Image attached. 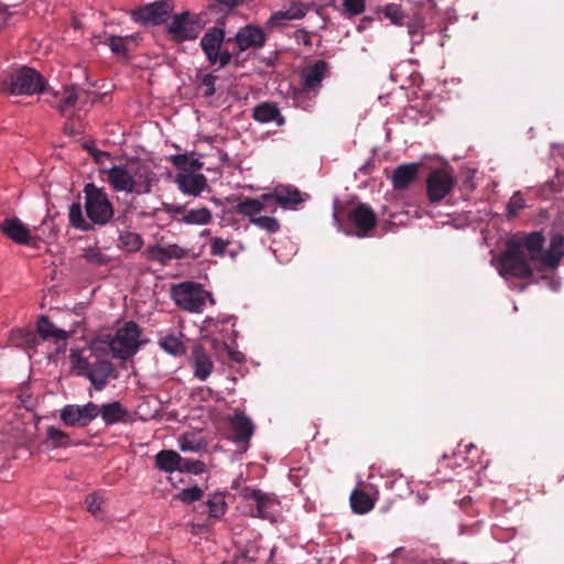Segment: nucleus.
<instances>
[{
    "label": "nucleus",
    "instance_id": "nucleus-7",
    "mask_svg": "<svg viewBox=\"0 0 564 564\" xmlns=\"http://www.w3.org/2000/svg\"><path fill=\"white\" fill-rule=\"evenodd\" d=\"M107 355L106 343L101 338H96L83 349H70L69 361L72 370L78 376L86 377L93 364L91 357L100 358Z\"/></svg>",
    "mask_w": 564,
    "mask_h": 564
},
{
    "label": "nucleus",
    "instance_id": "nucleus-2",
    "mask_svg": "<svg viewBox=\"0 0 564 564\" xmlns=\"http://www.w3.org/2000/svg\"><path fill=\"white\" fill-rule=\"evenodd\" d=\"M107 180L116 192L135 195L149 194L159 182L151 166L140 162L112 166L107 171Z\"/></svg>",
    "mask_w": 564,
    "mask_h": 564
},
{
    "label": "nucleus",
    "instance_id": "nucleus-21",
    "mask_svg": "<svg viewBox=\"0 0 564 564\" xmlns=\"http://www.w3.org/2000/svg\"><path fill=\"white\" fill-rule=\"evenodd\" d=\"M224 36L223 30L214 28L206 32L200 40V46L210 64H217L218 62V51L220 50Z\"/></svg>",
    "mask_w": 564,
    "mask_h": 564
},
{
    "label": "nucleus",
    "instance_id": "nucleus-51",
    "mask_svg": "<svg viewBox=\"0 0 564 564\" xmlns=\"http://www.w3.org/2000/svg\"><path fill=\"white\" fill-rule=\"evenodd\" d=\"M200 466H202V464L199 462L181 457V462L178 463L177 470L197 474L198 471H200Z\"/></svg>",
    "mask_w": 564,
    "mask_h": 564
},
{
    "label": "nucleus",
    "instance_id": "nucleus-10",
    "mask_svg": "<svg viewBox=\"0 0 564 564\" xmlns=\"http://www.w3.org/2000/svg\"><path fill=\"white\" fill-rule=\"evenodd\" d=\"M348 223L354 227V231H346L348 235H355L359 238L370 236L371 231L378 225V218L373 209L367 204L359 203L348 213Z\"/></svg>",
    "mask_w": 564,
    "mask_h": 564
},
{
    "label": "nucleus",
    "instance_id": "nucleus-3",
    "mask_svg": "<svg viewBox=\"0 0 564 564\" xmlns=\"http://www.w3.org/2000/svg\"><path fill=\"white\" fill-rule=\"evenodd\" d=\"M328 70V63L324 59L316 61L313 65L305 67L301 73V88L294 91V102L297 107L306 109L311 107L313 98L316 97L322 82Z\"/></svg>",
    "mask_w": 564,
    "mask_h": 564
},
{
    "label": "nucleus",
    "instance_id": "nucleus-8",
    "mask_svg": "<svg viewBox=\"0 0 564 564\" xmlns=\"http://www.w3.org/2000/svg\"><path fill=\"white\" fill-rule=\"evenodd\" d=\"M455 178L444 169L432 170L426 178V195L431 204H438L454 188Z\"/></svg>",
    "mask_w": 564,
    "mask_h": 564
},
{
    "label": "nucleus",
    "instance_id": "nucleus-6",
    "mask_svg": "<svg viewBox=\"0 0 564 564\" xmlns=\"http://www.w3.org/2000/svg\"><path fill=\"white\" fill-rule=\"evenodd\" d=\"M85 210L94 225H106L113 216V207L104 189L89 183L84 188Z\"/></svg>",
    "mask_w": 564,
    "mask_h": 564
},
{
    "label": "nucleus",
    "instance_id": "nucleus-50",
    "mask_svg": "<svg viewBox=\"0 0 564 564\" xmlns=\"http://www.w3.org/2000/svg\"><path fill=\"white\" fill-rule=\"evenodd\" d=\"M422 30H423V21L422 20H417L408 25V32H409L410 36L412 37L413 44H420L422 42V40H423Z\"/></svg>",
    "mask_w": 564,
    "mask_h": 564
},
{
    "label": "nucleus",
    "instance_id": "nucleus-12",
    "mask_svg": "<svg viewBox=\"0 0 564 564\" xmlns=\"http://www.w3.org/2000/svg\"><path fill=\"white\" fill-rule=\"evenodd\" d=\"M171 12L170 1H156L132 11V18L143 24L156 25L165 21Z\"/></svg>",
    "mask_w": 564,
    "mask_h": 564
},
{
    "label": "nucleus",
    "instance_id": "nucleus-47",
    "mask_svg": "<svg viewBox=\"0 0 564 564\" xmlns=\"http://www.w3.org/2000/svg\"><path fill=\"white\" fill-rule=\"evenodd\" d=\"M203 496V491L202 489H199L198 487H192V488H187V489H183L180 494H178V499L185 503H191V502H194V501H197L202 498Z\"/></svg>",
    "mask_w": 564,
    "mask_h": 564
},
{
    "label": "nucleus",
    "instance_id": "nucleus-43",
    "mask_svg": "<svg viewBox=\"0 0 564 564\" xmlns=\"http://www.w3.org/2000/svg\"><path fill=\"white\" fill-rule=\"evenodd\" d=\"M208 514L212 518H220L225 513V501L221 496H214L207 501Z\"/></svg>",
    "mask_w": 564,
    "mask_h": 564
},
{
    "label": "nucleus",
    "instance_id": "nucleus-61",
    "mask_svg": "<svg viewBox=\"0 0 564 564\" xmlns=\"http://www.w3.org/2000/svg\"><path fill=\"white\" fill-rule=\"evenodd\" d=\"M235 209L240 215H247V200L240 202L235 206Z\"/></svg>",
    "mask_w": 564,
    "mask_h": 564
},
{
    "label": "nucleus",
    "instance_id": "nucleus-41",
    "mask_svg": "<svg viewBox=\"0 0 564 564\" xmlns=\"http://www.w3.org/2000/svg\"><path fill=\"white\" fill-rule=\"evenodd\" d=\"M384 17L393 24L401 25L403 20V11L400 4L388 3L383 9Z\"/></svg>",
    "mask_w": 564,
    "mask_h": 564
},
{
    "label": "nucleus",
    "instance_id": "nucleus-45",
    "mask_svg": "<svg viewBox=\"0 0 564 564\" xmlns=\"http://www.w3.org/2000/svg\"><path fill=\"white\" fill-rule=\"evenodd\" d=\"M180 248L177 246L158 247L153 250L154 258L164 261L178 257Z\"/></svg>",
    "mask_w": 564,
    "mask_h": 564
},
{
    "label": "nucleus",
    "instance_id": "nucleus-38",
    "mask_svg": "<svg viewBox=\"0 0 564 564\" xmlns=\"http://www.w3.org/2000/svg\"><path fill=\"white\" fill-rule=\"evenodd\" d=\"M160 346L163 350L173 356H182L185 352V347L182 340L175 335H167L160 340Z\"/></svg>",
    "mask_w": 564,
    "mask_h": 564
},
{
    "label": "nucleus",
    "instance_id": "nucleus-24",
    "mask_svg": "<svg viewBox=\"0 0 564 564\" xmlns=\"http://www.w3.org/2000/svg\"><path fill=\"white\" fill-rule=\"evenodd\" d=\"M37 333L42 339H53L55 344H65L67 338L70 336V332L58 328L52 324L46 316H41L39 319Z\"/></svg>",
    "mask_w": 564,
    "mask_h": 564
},
{
    "label": "nucleus",
    "instance_id": "nucleus-48",
    "mask_svg": "<svg viewBox=\"0 0 564 564\" xmlns=\"http://www.w3.org/2000/svg\"><path fill=\"white\" fill-rule=\"evenodd\" d=\"M215 83H216V76H214L213 74H205L203 76L199 87L203 90V95L205 97H210L215 94V91H216Z\"/></svg>",
    "mask_w": 564,
    "mask_h": 564
},
{
    "label": "nucleus",
    "instance_id": "nucleus-11",
    "mask_svg": "<svg viewBox=\"0 0 564 564\" xmlns=\"http://www.w3.org/2000/svg\"><path fill=\"white\" fill-rule=\"evenodd\" d=\"M99 415V405L88 402L84 405L67 404L61 410L59 417L68 426H87Z\"/></svg>",
    "mask_w": 564,
    "mask_h": 564
},
{
    "label": "nucleus",
    "instance_id": "nucleus-37",
    "mask_svg": "<svg viewBox=\"0 0 564 564\" xmlns=\"http://www.w3.org/2000/svg\"><path fill=\"white\" fill-rule=\"evenodd\" d=\"M83 259L93 265H106L110 258L99 247H87L83 250Z\"/></svg>",
    "mask_w": 564,
    "mask_h": 564
},
{
    "label": "nucleus",
    "instance_id": "nucleus-13",
    "mask_svg": "<svg viewBox=\"0 0 564 564\" xmlns=\"http://www.w3.org/2000/svg\"><path fill=\"white\" fill-rule=\"evenodd\" d=\"M253 500L256 512L251 510L249 516L259 517L269 521H274L279 508V500L273 494L263 492L260 489L249 490V500Z\"/></svg>",
    "mask_w": 564,
    "mask_h": 564
},
{
    "label": "nucleus",
    "instance_id": "nucleus-46",
    "mask_svg": "<svg viewBox=\"0 0 564 564\" xmlns=\"http://www.w3.org/2000/svg\"><path fill=\"white\" fill-rule=\"evenodd\" d=\"M524 207V199L520 193H514L508 202L507 210L508 216L513 218Z\"/></svg>",
    "mask_w": 564,
    "mask_h": 564
},
{
    "label": "nucleus",
    "instance_id": "nucleus-57",
    "mask_svg": "<svg viewBox=\"0 0 564 564\" xmlns=\"http://www.w3.org/2000/svg\"><path fill=\"white\" fill-rule=\"evenodd\" d=\"M227 350H228L229 357L232 360L240 362L243 359V354L242 352L237 351V350H235L234 348H231L229 346H227Z\"/></svg>",
    "mask_w": 564,
    "mask_h": 564
},
{
    "label": "nucleus",
    "instance_id": "nucleus-56",
    "mask_svg": "<svg viewBox=\"0 0 564 564\" xmlns=\"http://www.w3.org/2000/svg\"><path fill=\"white\" fill-rule=\"evenodd\" d=\"M173 163L180 169H184L188 164V158L185 154H178L174 158Z\"/></svg>",
    "mask_w": 564,
    "mask_h": 564
},
{
    "label": "nucleus",
    "instance_id": "nucleus-39",
    "mask_svg": "<svg viewBox=\"0 0 564 564\" xmlns=\"http://www.w3.org/2000/svg\"><path fill=\"white\" fill-rule=\"evenodd\" d=\"M134 37L130 36H115L109 35L106 37V44L109 46L112 53L117 55H126L128 51V43L133 42Z\"/></svg>",
    "mask_w": 564,
    "mask_h": 564
},
{
    "label": "nucleus",
    "instance_id": "nucleus-28",
    "mask_svg": "<svg viewBox=\"0 0 564 564\" xmlns=\"http://www.w3.org/2000/svg\"><path fill=\"white\" fill-rule=\"evenodd\" d=\"M44 445L51 449L68 447L72 445L70 436L55 426H48L46 429V437Z\"/></svg>",
    "mask_w": 564,
    "mask_h": 564
},
{
    "label": "nucleus",
    "instance_id": "nucleus-63",
    "mask_svg": "<svg viewBox=\"0 0 564 564\" xmlns=\"http://www.w3.org/2000/svg\"><path fill=\"white\" fill-rule=\"evenodd\" d=\"M248 433H249V438L251 437L252 433H253V425L251 423V421L249 420V430H248Z\"/></svg>",
    "mask_w": 564,
    "mask_h": 564
},
{
    "label": "nucleus",
    "instance_id": "nucleus-17",
    "mask_svg": "<svg viewBox=\"0 0 564 564\" xmlns=\"http://www.w3.org/2000/svg\"><path fill=\"white\" fill-rule=\"evenodd\" d=\"M175 183L182 193L194 197L199 196L207 187L206 177L195 173H178Z\"/></svg>",
    "mask_w": 564,
    "mask_h": 564
},
{
    "label": "nucleus",
    "instance_id": "nucleus-32",
    "mask_svg": "<svg viewBox=\"0 0 564 564\" xmlns=\"http://www.w3.org/2000/svg\"><path fill=\"white\" fill-rule=\"evenodd\" d=\"M68 218L69 224L76 229L83 231L93 229V224L88 217L84 216L83 207L79 202H75L69 206Z\"/></svg>",
    "mask_w": 564,
    "mask_h": 564
},
{
    "label": "nucleus",
    "instance_id": "nucleus-44",
    "mask_svg": "<svg viewBox=\"0 0 564 564\" xmlns=\"http://www.w3.org/2000/svg\"><path fill=\"white\" fill-rule=\"evenodd\" d=\"M87 509L95 518L102 517L104 500L100 496L94 494L86 499Z\"/></svg>",
    "mask_w": 564,
    "mask_h": 564
},
{
    "label": "nucleus",
    "instance_id": "nucleus-54",
    "mask_svg": "<svg viewBox=\"0 0 564 564\" xmlns=\"http://www.w3.org/2000/svg\"><path fill=\"white\" fill-rule=\"evenodd\" d=\"M246 30H247V26L241 28L240 31L236 35V41L241 51H245L247 48V35L245 33Z\"/></svg>",
    "mask_w": 564,
    "mask_h": 564
},
{
    "label": "nucleus",
    "instance_id": "nucleus-40",
    "mask_svg": "<svg viewBox=\"0 0 564 564\" xmlns=\"http://www.w3.org/2000/svg\"><path fill=\"white\" fill-rule=\"evenodd\" d=\"M119 247L128 252L138 251L142 247V239L135 232L126 231L119 236Z\"/></svg>",
    "mask_w": 564,
    "mask_h": 564
},
{
    "label": "nucleus",
    "instance_id": "nucleus-1",
    "mask_svg": "<svg viewBox=\"0 0 564 564\" xmlns=\"http://www.w3.org/2000/svg\"><path fill=\"white\" fill-rule=\"evenodd\" d=\"M544 242L545 238L540 231L510 239L500 258V274L530 279L535 269L541 270L543 267L555 269L564 257V236L554 235L545 251Z\"/></svg>",
    "mask_w": 564,
    "mask_h": 564
},
{
    "label": "nucleus",
    "instance_id": "nucleus-23",
    "mask_svg": "<svg viewBox=\"0 0 564 564\" xmlns=\"http://www.w3.org/2000/svg\"><path fill=\"white\" fill-rule=\"evenodd\" d=\"M307 8L302 2H292L288 10L278 11L273 13L268 20V25L282 26L286 20L302 19L306 15Z\"/></svg>",
    "mask_w": 564,
    "mask_h": 564
},
{
    "label": "nucleus",
    "instance_id": "nucleus-4",
    "mask_svg": "<svg viewBox=\"0 0 564 564\" xmlns=\"http://www.w3.org/2000/svg\"><path fill=\"white\" fill-rule=\"evenodd\" d=\"M171 296L181 310L189 313H202L208 300L214 304L212 294L202 284L195 282L173 285Z\"/></svg>",
    "mask_w": 564,
    "mask_h": 564
},
{
    "label": "nucleus",
    "instance_id": "nucleus-36",
    "mask_svg": "<svg viewBox=\"0 0 564 564\" xmlns=\"http://www.w3.org/2000/svg\"><path fill=\"white\" fill-rule=\"evenodd\" d=\"M249 223L254 224L270 234H274L280 230V223L272 216L251 214V216H249Z\"/></svg>",
    "mask_w": 564,
    "mask_h": 564
},
{
    "label": "nucleus",
    "instance_id": "nucleus-31",
    "mask_svg": "<svg viewBox=\"0 0 564 564\" xmlns=\"http://www.w3.org/2000/svg\"><path fill=\"white\" fill-rule=\"evenodd\" d=\"M349 500L352 511L358 514H365L375 507V501L371 497L360 489H355L351 492Z\"/></svg>",
    "mask_w": 564,
    "mask_h": 564
},
{
    "label": "nucleus",
    "instance_id": "nucleus-25",
    "mask_svg": "<svg viewBox=\"0 0 564 564\" xmlns=\"http://www.w3.org/2000/svg\"><path fill=\"white\" fill-rule=\"evenodd\" d=\"M85 96L86 93L76 86L66 87L56 108L62 115L66 116L72 112L77 102Z\"/></svg>",
    "mask_w": 564,
    "mask_h": 564
},
{
    "label": "nucleus",
    "instance_id": "nucleus-5",
    "mask_svg": "<svg viewBox=\"0 0 564 564\" xmlns=\"http://www.w3.org/2000/svg\"><path fill=\"white\" fill-rule=\"evenodd\" d=\"M141 329L134 322H127L119 327L110 340H104L112 356L118 359H127L133 356L140 348Z\"/></svg>",
    "mask_w": 564,
    "mask_h": 564
},
{
    "label": "nucleus",
    "instance_id": "nucleus-15",
    "mask_svg": "<svg viewBox=\"0 0 564 564\" xmlns=\"http://www.w3.org/2000/svg\"><path fill=\"white\" fill-rule=\"evenodd\" d=\"M113 370V365L109 360L104 359V357L96 358L86 378L96 390L101 391L107 386Z\"/></svg>",
    "mask_w": 564,
    "mask_h": 564
},
{
    "label": "nucleus",
    "instance_id": "nucleus-33",
    "mask_svg": "<svg viewBox=\"0 0 564 564\" xmlns=\"http://www.w3.org/2000/svg\"><path fill=\"white\" fill-rule=\"evenodd\" d=\"M252 116L259 122H270L278 119V122L281 124L283 121V119L280 118L279 108L271 102H263L254 107Z\"/></svg>",
    "mask_w": 564,
    "mask_h": 564
},
{
    "label": "nucleus",
    "instance_id": "nucleus-26",
    "mask_svg": "<svg viewBox=\"0 0 564 564\" xmlns=\"http://www.w3.org/2000/svg\"><path fill=\"white\" fill-rule=\"evenodd\" d=\"M99 415L107 425H112L121 422L128 415V411L122 406L119 401H113L99 406Z\"/></svg>",
    "mask_w": 564,
    "mask_h": 564
},
{
    "label": "nucleus",
    "instance_id": "nucleus-27",
    "mask_svg": "<svg viewBox=\"0 0 564 564\" xmlns=\"http://www.w3.org/2000/svg\"><path fill=\"white\" fill-rule=\"evenodd\" d=\"M278 205L279 202L274 191L261 195L260 198H249V216L251 214H260L261 212L272 214L276 210Z\"/></svg>",
    "mask_w": 564,
    "mask_h": 564
},
{
    "label": "nucleus",
    "instance_id": "nucleus-22",
    "mask_svg": "<svg viewBox=\"0 0 564 564\" xmlns=\"http://www.w3.org/2000/svg\"><path fill=\"white\" fill-rule=\"evenodd\" d=\"M229 438L235 443H241L237 455L241 456L247 449V416L243 413H236L230 419Z\"/></svg>",
    "mask_w": 564,
    "mask_h": 564
},
{
    "label": "nucleus",
    "instance_id": "nucleus-53",
    "mask_svg": "<svg viewBox=\"0 0 564 564\" xmlns=\"http://www.w3.org/2000/svg\"><path fill=\"white\" fill-rule=\"evenodd\" d=\"M227 246H228L227 241H225L220 238H215L212 240V243H210V252L214 256H223L225 253Z\"/></svg>",
    "mask_w": 564,
    "mask_h": 564
},
{
    "label": "nucleus",
    "instance_id": "nucleus-60",
    "mask_svg": "<svg viewBox=\"0 0 564 564\" xmlns=\"http://www.w3.org/2000/svg\"><path fill=\"white\" fill-rule=\"evenodd\" d=\"M219 3L226 8H232L241 2H243L245 0H218Z\"/></svg>",
    "mask_w": 564,
    "mask_h": 564
},
{
    "label": "nucleus",
    "instance_id": "nucleus-18",
    "mask_svg": "<svg viewBox=\"0 0 564 564\" xmlns=\"http://www.w3.org/2000/svg\"><path fill=\"white\" fill-rule=\"evenodd\" d=\"M420 164L406 163L397 166L392 173L391 182L394 189H406L417 178Z\"/></svg>",
    "mask_w": 564,
    "mask_h": 564
},
{
    "label": "nucleus",
    "instance_id": "nucleus-20",
    "mask_svg": "<svg viewBox=\"0 0 564 564\" xmlns=\"http://www.w3.org/2000/svg\"><path fill=\"white\" fill-rule=\"evenodd\" d=\"M191 364L195 378L205 381L214 370V364L208 354L200 347L195 346L192 351Z\"/></svg>",
    "mask_w": 564,
    "mask_h": 564
},
{
    "label": "nucleus",
    "instance_id": "nucleus-29",
    "mask_svg": "<svg viewBox=\"0 0 564 564\" xmlns=\"http://www.w3.org/2000/svg\"><path fill=\"white\" fill-rule=\"evenodd\" d=\"M181 456L175 451L164 449L155 455V466L164 473L177 470Z\"/></svg>",
    "mask_w": 564,
    "mask_h": 564
},
{
    "label": "nucleus",
    "instance_id": "nucleus-49",
    "mask_svg": "<svg viewBox=\"0 0 564 564\" xmlns=\"http://www.w3.org/2000/svg\"><path fill=\"white\" fill-rule=\"evenodd\" d=\"M345 12L349 15H358L365 11V0H344Z\"/></svg>",
    "mask_w": 564,
    "mask_h": 564
},
{
    "label": "nucleus",
    "instance_id": "nucleus-58",
    "mask_svg": "<svg viewBox=\"0 0 564 564\" xmlns=\"http://www.w3.org/2000/svg\"><path fill=\"white\" fill-rule=\"evenodd\" d=\"M231 55L228 52H218V62L220 66H225L230 62Z\"/></svg>",
    "mask_w": 564,
    "mask_h": 564
},
{
    "label": "nucleus",
    "instance_id": "nucleus-16",
    "mask_svg": "<svg viewBox=\"0 0 564 564\" xmlns=\"http://www.w3.org/2000/svg\"><path fill=\"white\" fill-rule=\"evenodd\" d=\"M0 228L3 235L18 245H29L32 241V231L19 218L4 219Z\"/></svg>",
    "mask_w": 564,
    "mask_h": 564
},
{
    "label": "nucleus",
    "instance_id": "nucleus-34",
    "mask_svg": "<svg viewBox=\"0 0 564 564\" xmlns=\"http://www.w3.org/2000/svg\"><path fill=\"white\" fill-rule=\"evenodd\" d=\"M10 340L22 348H34L39 343L37 335L32 329L22 328L12 330Z\"/></svg>",
    "mask_w": 564,
    "mask_h": 564
},
{
    "label": "nucleus",
    "instance_id": "nucleus-30",
    "mask_svg": "<svg viewBox=\"0 0 564 564\" xmlns=\"http://www.w3.org/2000/svg\"><path fill=\"white\" fill-rule=\"evenodd\" d=\"M213 219V215L210 209L207 207H200L195 209H189L184 213V215L177 220L182 224L186 225H208Z\"/></svg>",
    "mask_w": 564,
    "mask_h": 564
},
{
    "label": "nucleus",
    "instance_id": "nucleus-9",
    "mask_svg": "<svg viewBox=\"0 0 564 564\" xmlns=\"http://www.w3.org/2000/svg\"><path fill=\"white\" fill-rule=\"evenodd\" d=\"M44 78L30 67H22L11 75V93L15 95H34L44 89Z\"/></svg>",
    "mask_w": 564,
    "mask_h": 564
},
{
    "label": "nucleus",
    "instance_id": "nucleus-59",
    "mask_svg": "<svg viewBox=\"0 0 564 564\" xmlns=\"http://www.w3.org/2000/svg\"><path fill=\"white\" fill-rule=\"evenodd\" d=\"M300 469L297 471H295L294 469H291L290 470V474H289V477L291 479V481H293V484L296 486V487H301V482H300V476H299V473Z\"/></svg>",
    "mask_w": 564,
    "mask_h": 564
},
{
    "label": "nucleus",
    "instance_id": "nucleus-52",
    "mask_svg": "<svg viewBox=\"0 0 564 564\" xmlns=\"http://www.w3.org/2000/svg\"><path fill=\"white\" fill-rule=\"evenodd\" d=\"M162 210L173 217H175L176 215L183 216L184 213L186 212L185 206L178 205V204H170V203H163Z\"/></svg>",
    "mask_w": 564,
    "mask_h": 564
},
{
    "label": "nucleus",
    "instance_id": "nucleus-62",
    "mask_svg": "<svg viewBox=\"0 0 564 564\" xmlns=\"http://www.w3.org/2000/svg\"><path fill=\"white\" fill-rule=\"evenodd\" d=\"M275 59L276 55L274 53H271L269 57L263 58V62L268 67H271L274 65Z\"/></svg>",
    "mask_w": 564,
    "mask_h": 564
},
{
    "label": "nucleus",
    "instance_id": "nucleus-42",
    "mask_svg": "<svg viewBox=\"0 0 564 564\" xmlns=\"http://www.w3.org/2000/svg\"><path fill=\"white\" fill-rule=\"evenodd\" d=\"M267 35L258 25L249 24V47H260L265 43Z\"/></svg>",
    "mask_w": 564,
    "mask_h": 564
},
{
    "label": "nucleus",
    "instance_id": "nucleus-19",
    "mask_svg": "<svg viewBox=\"0 0 564 564\" xmlns=\"http://www.w3.org/2000/svg\"><path fill=\"white\" fill-rule=\"evenodd\" d=\"M275 197H278L279 205L283 208L295 209L297 205L303 203L307 194H303L297 187L293 185H276L274 187Z\"/></svg>",
    "mask_w": 564,
    "mask_h": 564
},
{
    "label": "nucleus",
    "instance_id": "nucleus-55",
    "mask_svg": "<svg viewBox=\"0 0 564 564\" xmlns=\"http://www.w3.org/2000/svg\"><path fill=\"white\" fill-rule=\"evenodd\" d=\"M295 36L299 41H301L304 45H311V34L305 30H297Z\"/></svg>",
    "mask_w": 564,
    "mask_h": 564
},
{
    "label": "nucleus",
    "instance_id": "nucleus-35",
    "mask_svg": "<svg viewBox=\"0 0 564 564\" xmlns=\"http://www.w3.org/2000/svg\"><path fill=\"white\" fill-rule=\"evenodd\" d=\"M205 442L195 433H184L178 437V447L183 452L197 453L205 448Z\"/></svg>",
    "mask_w": 564,
    "mask_h": 564
},
{
    "label": "nucleus",
    "instance_id": "nucleus-64",
    "mask_svg": "<svg viewBox=\"0 0 564 564\" xmlns=\"http://www.w3.org/2000/svg\"><path fill=\"white\" fill-rule=\"evenodd\" d=\"M402 552V549L395 550V555L400 554Z\"/></svg>",
    "mask_w": 564,
    "mask_h": 564
},
{
    "label": "nucleus",
    "instance_id": "nucleus-14",
    "mask_svg": "<svg viewBox=\"0 0 564 564\" xmlns=\"http://www.w3.org/2000/svg\"><path fill=\"white\" fill-rule=\"evenodd\" d=\"M169 32L177 42L189 41L198 36L200 26L188 19V13H183L174 17L169 25Z\"/></svg>",
    "mask_w": 564,
    "mask_h": 564
}]
</instances>
